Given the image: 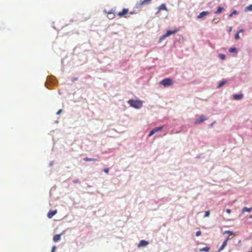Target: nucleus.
<instances>
[{
    "instance_id": "f257e3e1",
    "label": "nucleus",
    "mask_w": 252,
    "mask_h": 252,
    "mask_svg": "<svg viewBox=\"0 0 252 252\" xmlns=\"http://www.w3.org/2000/svg\"><path fill=\"white\" fill-rule=\"evenodd\" d=\"M130 106L136 109H140L142 107L143 102L140 99H130L127 101Z\"/></svg>"
},
{
    "instance_id": "f03ea898",
    "label": "nucleus",
    "mask_w": 252,
    "mask_h": 252,
    "mask_svg": "<svg viewBox=\"0 0 252 252\" xmlns=\"http://www.w3.org/2000/svg\"><path fill=\"white\" fill-rule=\"evenodd\" d=\"M173 84V80L170 78H164L159 82V84L163 86L164 87H168L172 85Z\"/></svg>"
},
{
    "instance_id": "7ed1b4c3",
    "label": "nucleus",
    "mask_w": 252,
    "mask_h": 252,
    "mask_svg": "<svg viewBox=\"0 0 252 252\" xmlns=\"http://www.w3.org/2000/svg\"><path fill=\"white\" fill-rule=\"evenodd\" d=\"M151 0H144L142 1L141 0L140 2H137V3L135 5V7L136 8H139L143 5H147V4H149L150 3V2L151 1Z\"/></svg>"
},
{
    "instance_id": "20e7f679",
    "label": "nucleus",
    "mask_w": 252,
    "mask_h": 252,
    "mask_svg": "<svg viewBox=\"0 0 252 252\" xmlns=\"http://www.w3.org/2000/svg\"><path fill=\"white\" fill-rule=\"evenodd\" d=\"M163 126H160L156 127L155 128L152 129L150 131V132H149V133L148 134V137H150V136H152L153 135H154L157 132L159 131L162 130L163 129Z\"/></svg>"
},
{
    "instance_id": "39448f33",
    "label": "nucleus",
    "mask_w": 252,
    "mask_h": 252,
    "mask_svg": "<svg viewBox=\"0 0 252 252\" xmlns=\"http://www.w3.org/2000/svg\"><path fill=\"white\" fill-rule=\"evenodd\" d=\"M207 120V118L203 115H201L199 116L198 118L195 120L194 122L195 125H198L203 122L205 120Z\"/></svg>"
},
{
    "instance_id": "423d86ee",
    "label": "nucleus",
    "mask_w": 252,
    "mask_h": 252,
    "mask_svg": "<svg viewBox=\"0 0 252 252\" xmlns=\"http://www.w3.org/2000/svg\"><path fill=\"white\" fill-rule=\"evenodd\" d=\"M179 31H180V30L179 29H174V30H168L166 31L165 33L167 35V37H168L172 34L176 33Z\"/></svg>"
},
{
    "instance_id": "0eeeda50",
    "label": "nucleus",
    "mask_w": 252,
    "mask_h": 252,
    "mask_svg": "<svg viewBox=\"0 0 252 252\" xmlns=\"http://www.w3.org/2000/svg\"><path fill=\"white\" fill-rule=\"evenodd\" d=\"M229 239L228 237H227L224 241L223 242L221 246L220 247V248L218 249V251L217 252H220V251H222L223 249L226 247L228 240Z\"/></svg>"
},
{
    "instance_id": "6e6552de",
    "label": "nucleus",
    "mask_w": 252,
    "mask_h": 252,
    "mask_svg": "<svg viewBox=\"0 0 252 252\" xmlns=\"http://www.w3.org/2000/svg\"><path fill=\"white\" fill-rule=\"evenodd\" d=\"M149 242L145 240H141L139 242L137 246L139 248L146 247V246H147L149 244Z\"/></svg>"
},
{
    "instance_id": "1a4fd4ad",
    "label": "nucleus",
    "mask_w": 252,
    "mask_h": 252,
    "mask_svg": "<svg viewBox=\"0 0 252 252\" xmlns=\"http://www.w3.org/2000/svg\"><path fill=\"white\" fill-rule=\"evenodd\" d=\"M209 14V12L208 11H203L201 12L199 15L197 16V18L201 19L205 16L208 15Z\"/></svg>"
},
{
    "instance_id": "9d476101",
    "label": "nucleus",
    "mask_w": 252,
    "mask_h": 252,
    "mask_svg": "<svg viewBox=\"0 0 252 252\" xmlns=\"http://www.w3.org/2000/svg\"><path fill=\"white\" fill-rule=\"evenodd\" d=\"M244 97L243 94H233V98L235 100H239L242 99Z\"/></svg>"
},
{
    "instance_id": "9b49d317",
    "label": "nucleus",
    "mask_w": 252,
    "mask_h": 252,
    "mask_svg": "<svg viewBox=\"0 0 252 252\" xmlns=\"http://www.w3.org/2000/svg\"><path fill=\"white\" fill-rule=\"evenodd\" d=\"M57 210L54 211L50 210L47 214V217L49 219H51L55 215L57 214Z\"/></svg>"
},
{
    "instance_id": "f8f14e48",
    "label": "nucleus",
    "mask_w": 252,
    "mask_h": 252,
    "mask_svg": "<svg viewBox=\"0 0 252 252\" xmlns=\"http://www.w3.org/2000/svg\"><path fill=\"white\" fill-rule=\"evenodd\" d=\"M226 82H227V81L225 79L221 80V81H220L219 82L218 85L217 87V88L220 89V88H221L226 83Z\"/></svg>"
},
{
    "instance_id": "ddd939ff",
    "label": "nucleus",
    "mask_w": 252,
    "mask_h": 252,
    "mask_svg": "<svg viewBox=\"0 0 252 252\" xmlns=\"http://www.w3.org/2000/svg\"><path fill=\"white\" fill-rule=\"evenodd\" d=\"M157 8L158 9V10H167V7L165 3H162Z\"/></svg>"
},
{
    "instance_id": "4468645a",
    "label": "nucleus",
    "mask_w": 252,
    "mask_h": 252,
    "mask_svg": "<svg viewBox=\"0 0 252 252\" xmlns=\"http://www.w3.org/2000/svg\"><path fill=\"white\" fill-rule=\"evenodd\" d=\"M61 240V234H56L53 237V240L55 242H59Z\"/></svg>"
},
{
    "instance_id": "2eb2a0df",
    "label": "nucleus",
    "mask_w": 252,
    "mask_h": 252,
    "mask_svg": "<svg viewBox=\"0 0 252 252\" xmlns=\"http://www.w3.org/2000/svg\"><path fill=\"white\" fill-rule=\"evenodd\" d=\"M228 51L230 53H237L238 52L237 49L235 47H230Z\"/></svg>"
},
{
    "instance_id": "dca6fc26",
    "label": "nucleus",
    "mask_w": 252,
    "mask_h": 252,
    "mask_svg": "<svg viewBox=\"0 0 252 252\" xmlns=\"http://www.w3.org/2000/svg\"><path fill=\"white\" fill-rule=\"evenodd\" d=\"M224 9V8L223 7H222V6H219L218 8H217V10L214 12L215 14H220V13Z\"/></svg>"
},
{
    "instance_id": "f3484780",
    "label": "nucleus",
    "mask_w": 252,
    "mask_h": 252,
    "mask_svg": "<svg viewBox=\"0 0 252 252\" xmlns=\"http://www.w3.org/2000/svg\"><path fill=\"white\" fill-rule=\"evenodd\" d=\"M210 250V248L209 247H208V246H206V247H205L203 248H201V249H199V251L200 252H208L209 251V250Z\"/></svg>"
},
{
    "instance_id": "a211bd4d",
    "label": "nucleus",
    "mask_w": 252,
    "mask_h": 252,
    "mask_svg": "<svg viewBox=\"0 0 252 252\" xmlns=\"http://www.w3.org/2000/svg\"><path fill=\"white\" fill-rule=\"evenodd\" d=\"M84 160L85 161H97V159L96 158H84Z\"/></svg>"
},
{
    "instance_id": "6ab92c4d",
    "label": "nucleus",
    "mask_w": 252,
    "mask_h": 252,
    "mask_svg": "<svg viewBox=\"0 0 252 252\" xmlns=\"http://www.w3.org/2000/svg\"><path fill=\"white\" fill-rule=\"evenodd\" d=\"M252 210V208H248L247 207H245L242 209V212L244 213L245 212H251Z\"/></svg>"
},
{
    "instance_id": "aec40b11",
    "label": "nucleus",
    "mask_w": 252,
    "mask_h": 252,
    "mask_svg": "<svg viewBox=\"0 0 252 252\" xmlns=\"http://www.w3.org/2000/svg\"><path fill=\"white\" fill-rule=\"evenodd\" d=\"M167 37V35L166 34V33H164L161 36H160V37L159 38V39L158 40V42L159 43L161 42L163 40H164Z\"/></svg>"
},
{
    "instance_id": "412c9836",
    "label": "nucleus",
    "mask_w": 252,
    "mask_h": 252,
    "mask_svg": "<svg viewBox=\"0 0 252 252\" xmlns=\"http://www.w3.org/2000/svg\"><path fill=\"white\" fill-rule=\"evenodd\" d=\"M252 11V4L249 5V6H247L245 8V11Z\"/></svg>"
},
{
    "instance_id": "4be33fe9",
    "label": "nucleus",
    "mask_w": 252,
    "mask_h": 252,
    "mask_svg": "<svg viewBox=\"0 0 252 252\" xmlns=\"http://www.w3.org/2000/svg\"><path fill=\"white\" fill-rule=\"evenodd\" d=\"M114 16H115L114 14L112 12H109L108 13L107 17L110 19H113L114 17Z\"/></svg>"
},
{
    "instance_id": "5701e85b",
    "label": "nucleus",
    "mask_w": 252,
    "mask_h": 252,
    "mask_svg": "<svg viewBox=\"0 0 252 252\" xmlns=\"http://www.w3.org/2000/svg\"><path fill=\"white\" fill-rule=\"evenodd\" d=\"M126 14V8H124L122 12H119L118 13V16L121 17L122 15H125Z\"/></svg>"
},
{
    "instance_id": "b1692460",
    "label": "nucleus",
    "mask_w": 252,
    "mask_h": 252,
    "mask_svg": "<svg viewBox=\"0 0 252 252\" xmlns=\"http://www.w3.org/2000/svg\"><path fill=\"white\" fill-rule=\"evenodd\" d=\"M238 11L236 10H233L232 12L230 13L228 15L229 17H232L233 15H236L238 14Z\"/></svg>"
},
{
    "instance_id": "393cba45",
    "label": "nucleus",
    "mask_w": 252,
    "mask_h": 252,
    "mask_svg": "<svg viewBox=\"0 0 252 252\" xmlns=\"http://www.w3.org/2000/svg\"><path fill=\"white\" fill-rule=\"evenodd\" d=\"M219 58L221 60H224L226 58V56L223 54H220L219 55Z\"/></svg>"
},
{
    "instance_id": "a878e982",
    "label": "nucleus",
    "mask_w": 252,
    "mask_h": 252,
    "mask_svg": "<svg viewBox=\"0 0 252 252\" xmlns=\"http://www.w3.org/2000/svg\"><path fill=\"white\" fill-rule=\"evenodd\" d=\"M223 234H228L229 235H232L234 234V233L230 230H226L224 232Z\"/></svg>"
},
{
    "instance_id": "bb28decb",
    "label": "nucleus",
    "mask_w": 252,
    "mask_h": 252,
    "mask_svg": "<svg viewBox=\"0 0 252 252\" xmlns=\"http://www.w3.org/2000/svg\"><path fill=\"white\" fill-rule=\"evenodd\" d=\"M210 212L209 211H206L205 212V214L204 215V218L208 217L210 216Z\"/></svg>"
},
{
    "instance_id": "cd10ccee",
    "label": "nucleus",
    "mask_w": 252,
    "mask_h": 252,
    "mask_svg": "<svg viewBox=\"0 0 252 252\" xmlns=\"http://www.w3.org/2000/svg\"><path fill=\"white\" fill-rule=\"evenodd\" d=\"M234 38L236 39V40H237L238 39L240 38V35H239V34L238 33H236L234 36Z\"/></svg>"
},
{
    "instance_id": "c85d7f7f",
    "label": "nucleus",
    "mask_w": 252,
    "mask_h": 252,
    "mask_svg": "<svg viewBox=\"0 0 252 252\" xmlns=\"http://www.w3.org/2000/svg\"><path fill=\"white\" fill-rule=\"evenodd\" d=\"M201 231L199 230V231H196V232L195 233V236L198 237V236L201 235Z\"/></svg>"
},
{
    "instance_id": "c756f323",
    "label": "nucleus",
    "mask_w": 252,
    "mask_h": 252,
    "mask_svg": "<svg viewBox=\"0 0 252 252\" xmlns=\"http://www.w3.org/2000/svg\"><path fill=\"white\" fill-rule=\"evenodd\" d=\"M104 172L106 173V174H108L109 171V168H105L103 170Z\"/></svg>"
},
{
    "instance_id": "7c9ffc66",
    "label": "nucleus",
    "mask_w": 252,
    "mask_h": 252,
    "mask_svg": "<svg viewBox=\"0 0 252 252\" xmlns=\"http://www.w3.org/2000/svg\"><path fill=\"white\" fill-rule=\"evenodd\" d=\"M232 30V27H229L228 28V32H229V33L231 32Z\"/></svg>"
},
{
    "instance_id": "2f4dec72",
    "label": "nucleus",
    "mask_w": 252,
    "mask_h": 252,
    "mask_svg": "<svg viewBox=\"0 0 252 252\" xmlns=\"http://www.w3.org/2000/svg\"><path fill=\"white\" fill-rule=\"evenodd\" d=\"M226 213H227L228 214H230V213H231V210H230V209H227L226 210Z\"/></svg>"
},
{
    "instance_id": "473e14b6",
    "label": "nucleus",
    "mask_w": 252,
    "mask_h": 252,
    "mask_svg": "<svg viewBox=\"0 0 252 252\" xmlns=\"http://www.w3.org/2000/svg\"><path fill=\"white\" fill-rule=\"evenodd\" d=\"M244 32L243 29H240L238 31L237 33H238L239 34L240 32Z\"/></svg>"
},
{
    "instance_id": "72a5a7b5",
    "label": "nucleus",
    "mask_w": 252,
    "mask_h": 252,
    "mask_svg": "<svg viewBox=\"0 0 252 252\" xmlns=\"http://www.w3.org/2000/svg\"><path fill=\"white\" fill-rule=\"evenodd\" d=\"M62 112V109H60L57 113V115H59L61 113V112Z\"/></svg>"
},
{
    "instance_id": "f704fd0d",
    "label": "nucleus",
    "mask_w": 252,
    "mask_h": 252,
    "mask_svg": "<svg viewBox=\"0 0 252 252\" xmlns=\"http://www.w3.org/2000/svg\"><path fill=\"white\" fill-rule=\"evenodd\" d=\"M215 123H216V121L213 122L212 123H211V124L209 125V126H210V127L214 125V124Z\"/></svg>"
},
{
    "instance_id": "c9c22d12",
    "label": "nucleus",
    "mask_w": 252,
    "mask_h": 252,
    "mask_svg": "<svg viewBox=\"0 0 252 252\" xmlns=\"http://www.w3.org/2000/svg\"><path fill=\"white\" fill-rule=\"evenodd\" d=\"M55 249H56V247L55 246L53 247H52V251L51 252H54V251L55 250Z\"/></svg>"
},
{
    "instance_id": "e433bc0d",
    "label": "nucleus",
    "mask_w": 252,
    "mask_h": 252,
    "mask_svg": "<svg viewBox=\"0 0 252 252\" xmlns=\"http://www.w3.org/2000/svg\"><path fill=\"white\" fill-rule=\"evenodd\" d=\"M129 13L130 14H135V13H136L135 12V11H132L129 12Z\"/></svg>"
},
{
    "instance_id": "4c0bfd02",
    "label": "nucleus",
    "mask_w": 252,
    "mask_h": 252,
    "mask_svg": "<svg viewBox=\"0 0 252 252\" xmlns=\"http://www.w3.org/2000/svg\"><path fill=\"white\" fill-rule=\"evenodd\" d=\"M77 80V78H74L72 79V81H74Z\"/></svg>"
},
{
    "instance_id": "58836bf2",
    "label": "nucleus",
    "mask_w": 252,
    "mask_h": 252,
    "mask_svg": "<svg viewBox=\"0 0 252 252\" xmlns=\"http://www.w3.org/2000/svg\"><path fill=\"white\" fill-rule=\"evenodd\" d=\"M196 158H200V156H197L196 157Z\"/></svg>"
},
{
    "instance_id": "ea45409f",
    "label": "nucleus",
    "mask_w": 252,
    "mask_h": 252,
    "mask_svg": "<svg viewBox=\"0 0 252 252\" xmlns=\"http://www.w3.org/2000/svg\"><path fill=\"white\" fill-rule=\"evenodd\" d=\"M73 182L75 183H76L78 182V181H77V180L76 181H73Z\"/></svg>"
},
{
    "instance_id": "a19ab883",
    "label": "nucleus",
    "mask_w": 252,
    "mask_h": 252,
    "mask_svg": "<svg viewBox=\"0 0 252 252\" xmlns=\"http://www.w3.org/2000/svg\"><path fill=\"white\" fill-rule=\"evenodd\" d=\"M126 11H127V14L128 13V8H127Z\"/></svg>"
},
{
    "instance_id": "79ce46f5",
    "label": "nucleus",
    "mask_w": 252,
    "mask_h": 252,
    "mask_svg": "<svg viewBox=\"0 0 252 252\" xmlns=\"http://www.w3.org/2000/svg\"><path fill=\"white\" fill-rule=\"evenodd\" d=\"M250 218L252 219V215H251V216H250Z\"/></svg>"
},
{
    "instance_id": "37998d69",
    "label": "nucleus",
    "mask_w": 252,
    "mask_h": 252,
    "mask_svg": "<svg viewBox=\"0 0 252 252\" xmlns=\"http://www.w3.org/2000/svg\"><path fill=\"white\" fill-rule=\"evenodd\" d=\"M248 252H252V251H248Z\"/></svg>"
}]
</instances>
